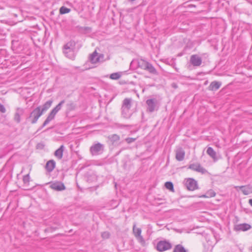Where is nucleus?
Wrapping results in <instances>:
<instances>
[{"mask_svg": "<svg viewBox=\"0 0 252 252\" xmlns=\"http://www.w3.org/2000/svg\"><path fill=\"white\" fill-rule=\"evenodd\" d=\"M104 151V145L100 143H96L93 144L90 149L91 154L96 156L100 154Z\"/></svg>", "mask_w": 252, "mask_h": 252, "instance_id": "6", "label": "nucleus"}, {"mask_svg": "<svg viewBox=\"0 0 252 252\" xmlns=\"http://www.w3.org/2000/svg\"><path fill=\"white\" fill-rule=\"evenodd\" d=\"M30 179V177L29 174H28L23 176V181L25 186H27L29 185Z\"/></svg>", "mask_w": 252, "mask_h": 252, "instance_id": "29", "label": "nucleus"}, {"mask_svg": "<svg viewBox=\"0 0 252 252\" xmlns=\"http://www.w3.org/2000/svg\"><path fill=\"white\" fill-rule=\"evenodd\" d=\"M207 154L210 156L214 160H216L217 159L216 156V152L214 150L212 147L208 148L207 150Z\"/></svg>", "mask_w": 252, "mask_h": 252, "instance_id": "22", "label": "nucleus"}, {"mask_svg": "<svg viewBox=\"0 0 252 252\" xmlns=\"http://www.w3.org/2000/svg\"><path fill=\"white\" fill-rule=\"evenodd\" d=\"M6 112V109L4 106L0 102V112L4 113Z\"/></svg>", "mask_w": 252, "mask_h": 252, "instance_id": "36", "label": "nucleus"}, {"mask_svg": "<svg viewBox=\"0 0 252 252\" xmlns=\"http://www.w3.org/2000/svg\"><path fill=\"white\" fill-rule=\"evenodd\" d=\"M110 236V233L108 231H104L101 233V237L103 239H108Z\"/></svg>", "mask_w": 252, "mask_h": 252, "instance_id": "32", "label": "nucleus"}, {"mask_svg": "<svg viewBox=\"0 0 252 252\" xmlns=\"http://www.w3.org/2000/svg\"><path fill=\"white\" fill-rule=\"evenodd\" d=\"M25 113V109L23 108L18 107L16 109L15 113L14 116V121L17 124L21 122V117Z\"/></svg>", "mask_w": 252, "mask_h": 252, "instance_id": "11", "label": "nucleus"}, {"mask_svg": "<svg viewBox=\"0 0 252 252\" xmlns=\"http://www.w3.org/2000/svg\"><path fill=\"white\" fill-rule=\"evenodd\" d=\"M164 186L167 189L171 191H174V185L171 182H165Z\"/></svg>", "mask_w": 252, "mask_h": 252, "instance_id": "28", "label": "nucleus"}, {"mask_svg": "<svg viewBox=\"0 0 252 252\" xmlns=\"http://www.w3.org/2000/svg\"><path fill=\"white\" fill-rule=\"evenodd\" d=\"M41 115L42 114V112L40 111V106H38L31 112L27 120H29L32 124H34L37 122Z\"/></svg>", "mask_w": 252, "mask_h": 252, "instance_id": "5", "label": "nucleus"}, {"mask_svg": "<svg viewBox=\"0 0 252 252\" xmlns=\"http://www.w3.org/2000/svg\"><path fill=\"white\" fill-rule=\"evenodd\" d=\"M92 31L91 29L89 27L86 28H81L80 27V32H85L86 33H89Z\"/></svg>", "mask_w": 252, "mask_h": 252, "instance_id": "33", "label": "nucleus"}, {"mask_svg": "<svg viewBox=\"0 0 252 252\" xmlns=\"http://www.w3.org/2000/svg\"><path fill=\"white\" fill-rule=\"evenodd\" d=\"M141 229L136 227V224L134 223L133 226V232L135 237L141 234Z\"/></svg>", "mask_w": 252, "mask_h": 252, "instance_id": "25", "label": "nucleus"}, {"mask_svg": "<svg viewBox=\"0 0 252 252\" xmlns=\"http://www.w3.org/2000/svg\"><path fill=\"white\" fill-rule=\"evenodd\" d=\"M85 178L88 182H94L97 180V176L96 174L93 171H91L87 173Z\"/></svg>", "mask_w": 252, "mask_h": 252, "instance_id": "13", "label": "nucleus"}, {"mask_svg": "<svg viewBox=\"0 0 252 252\" xmlns=\"http://www.w3.org/2000/svg\"><path fill=\"white\" fill-rule=\"evenodd\" d=\"M74 46V43L69 42L66 43L63 47V53L66 57L71 60H74L75 57L73 50Z\"/></svg>", "mask_w": 252, "mask_h": 252, "instance_id": "4", "label": "nucleus"}, {"mask_svg": "<svg viewBox=\"0 0 252 252\" xmlns=\"http://www.w3.org/2000/svg\"><path fill=\"white\" fill-rule=\"evenodd\" d=\"M55 166L56 162L54 160L51 159L47 162L45 169L48 172L50 173L55 169Z\"/></svg>", "mask_w": 252, "mask_h": 252, "instance_id": "18", "label": "nucleus"}, {"mask_svg": "<svg viewBox=\"0 0 252 252\" xmlns=\"http://www.w3.org/2000/svg\"><path fill=\"white\" fill-rule=\"evenodd\" d=\"M221 85V83L214 81L212 82L208 87V90L212 91L218 90Z\"/></svg>", "mask_w": 252, "mask_h": 252, "instance_id": "16", "label": "nucleus"}, {"mask_svg": "<svg viewBox=\"0 0 252 252\" xmlns=\"http://www.w3.org/2000/svg\"><path fill=\"white\" fill-rule=\"evenodd\" d=\"M132 99L129 98H125L123 101V105L122 107L130 109L131 107Z\"/></svg>", "mask_w": 252, "mask_h": 252, "instance_id": "21", "label": "nucleus"}, {"mask_svg": "<svg viewBox=\"0 0 252 252\" xmlns=\"http://www.w3.org/2000/svg\"><path fill=\"white\" fill-rule=\"evenodd\" d=\"M146 103L147 105L148 111L153 112L156 110V107L158 104V101L156 98H152L147 99Z\"/></svg>", "mask_w": 252, "mask_h": 252, "instance_id": "9", "label": "nucleus"}, {"mask_svg": "<svg viewBox=\"0 0 252 252\" xmlns=\"http://www.w3.org/2000/svg\"><path fill=\"white\" fill-rule=\"evenodd\" d=\"M70 9L64 6H62L60 9V13L61 14L68 13L70 12Z\"/></svg>", "mask_w": 252, "mask_h": 252, "instance_id": "31", "label": "nucleus"}, {"mask_svg": "<svg viewBox=\"0 0 252 252\" xmlns=\"http://www.w3.org/2000/svg\"><path fill=\"white\" fill-rule=\"evenodd\" d=\"M249 203L250 204V205L252 207V199H249Z\"/></svg>", "mask_w": 252, "mask_h": 252, "instance_id": "39", "label": "nucleus"}, {"mask_svg": "<svg viewBox=\"0 0 252 252\" xmlns=\"http://www.w3.org/2000/svg\"><path fill=\"white\" fill-rule=\"evenodd\" d=\"M100 56L101 55H99L96 51L94 52L91 55H90L89 61L86 62V63L84 65V67L82 70H85L93 68L94 66L93 65H90V63L93 64L99 63L100 62Z\"/></svg>", "mask_w": 252, "mask_h": 252, "instance_id": "3", "label": "nucleus"}, {"mask_svg": "<svg viewBox=\"0 0 252 252\" xmlns=\"http://www.w3.org/2000/svg\"><path fill=\"white\" fill-rule=\"evenodd\" d=\"M122 115L126 119H128L131 116L129 110L130 109L122 107Z\"/></svg>", "mask_w": 252, "mask_h": 252, "instance_id": "24", "label": "nucleus"}, {"mask_svg": "<svg viewBox=\"0 0 252 252\" xmlns=\"http://www.w3.org/2000/svg\"><path fill=\"white\" fill-rule=\"evenodd\" d=\"M136 140V138L128 137L125 139V140L128 143L130 144L133 142H134Z\"/></svg>", "mask_w": 252, "mask_h": 252, "instance_id": "34", "label": "nucleus"}, {"mask_svg": "<svg viewBox=\"0 0 252 252\" xmlns=\"http://www.w3.org/2000/svg\"><path fill=\"white\" fill-rule=\"evenodd\" d=\"M52 103V100H49L43 105L42 108L40 106V111L42 112V114L51 107Z\"/></svg>", "mask_w": 252, "mask_h": 252, "instance_id": "19", "label": "nucleus"}, {"mask_svg": "<svg viewBox=\"0 0 252 252\" xmlns=\"http://www.w3.org/2000/svg\"><path fill=\"white\" fill-rule=\"evenodd\" d=\"M184 184L189 190L193 191L198 188L197 182L193 178L186 179Z\"/></svg>", "mask_w": 252, "mask_h": 252, "instance_id": "7", "label": "nucleus"}, {"mask_svg": "<svg viewBox=\"0 0 252 252\" xmlns=\"http://www.w3.org/2000/svg\"><path fill=\"white\" fill-rule=\"evenodd\" d=\"M64 100H62L55 107H54L49 114L47 118L44 122L41 128L48 125L52 120H53L57 113L61 109L64 103Z\"/></svg>", "mask_w": 252, "mask_h": 252, "instance_id": "2", "label": "nucleus"}, {"mask_svg": "<svg viewBox=\"0 0 252 252\" xmlns=\"http://www.w3.org/2000/svg\"><path fill=\"white\" fill-rule=\"evenodd\" d=\"M185 152L182 148L178 149L176 151V159L178 161H182L185 158Z\"/></svg>", "mask_w": 252, "mask_h": 252, "instance_id": "17", "label": "nucleus"}, {"mask_svg": "<svg viewBox=\"0 0 252 252\" xmlns=\"http://www.w3.org/2000/svg\"><path fill=\"white\" fill-rule=\"evenodd\" d=\"M63 145H61L55 152V156L59 159H62L63 158Z\"/></svg>", "mask_w": 252, "mask_h": 252, "instance_id": "20", "label": "nucleus"}, {"mask_svg": "<svg viewBox=\"0 0 252 252\" xmlns=\"http://www.w3.org/2000/svg\"><path fill=\"white\" fill-rule=\"evenodd\" d=\"M50 187L52 189L58 191L63 190L65 189V186L64 184L60 182H57L52 183Z\"/></svg>", "mask_w": 252, "mask_h": 252, "instance_id": "14", "label": "nucleus"}, {"mask_svg": "<svg viewBox=\"0 0 252 252\" xmlns=\"http://www.w3.org/2000/svg\"><path fill=\"white\" fill-rule=\"evenodd\" d=\"M189 168L202 174L207 172V170L199 163L191 164L189 165Z\"/></svg>", "mask_w": 252, "mask_h": 252, "instance_id": "12", "label": "nucleus"}, {"mask_svg": "<svg viewBox=\"0 0 252 252\" xmlns=\"http://www.w3.org/2000/svg\"><path fill=\"white\" fill-rule=\"evenodd\" d=\"M121 75L119 72L113 73L110 75V78L112 80H118L121 77Z\"/></svg>", "mask_w": 252, "mask_h": 252, "instance_id": "30", "label": "nucleus"}, {"mask_svg": "<svg viewBox=\"0 0 252 252\" xmlns=\"http://www.w3.org/2000/svg\"><path fill=\"white\" fill-rule=\"evenodd\" d=\"M172 248L171 244L166 240L160 241L157 245V249L159 252H164Z\"/></svg>", "mask_w": 252, "mask_h": 252, "instance_id": "8", "label": "nucleus"}, {"mask_svg": "<svg viewBox=\"0 0 252 252\" xmlns=\"http://www.w3.org/2000/svg\"><path fill=\"white\" fill-rule=\"evenodd\" d=\"M134 64H136L137 66L141 69L146 70L151 73L157 74V71L154 66L150 63L145 61L143 59L133 60L130 65H132Z\"/></svg>", "mask_w": 252, "mask_h": 252, "instance_id": "1", "label": "nucleus"}, {"mask_svg": "<svg viewBox=\"0 0 252 252\" xmlns=\"http://www.w3.org/2000/svg\"><path fill=\"white\" fill-rule=\"evenodd\" d=\"M67 106L68 107H69L72 109L75 108V105L73 103H70L67 104Z\"/></svg>", "mask_w": 252, "mask_h": 252, "instance_id": "37", "label": "nucleus"}, {"mask_svg": "<svg viewBox=\"0 0 252 252\" xmlns=\"http://www.w3.org/2000/svg\"><path fill=\"white\" fill-rule=\"evenodd\" d=\"M190 63L194 66H199L202 63V58L198 55H192L190 57Z\"/></svg>", "mask_w": 252, "mask_h": 252, "instance_id": "10", "label": "nucleus"}, {"mask_svg": "<svg viewBox=\"0 0 252 252\" xmlns=\"http://www.w3.org/2000/svg\"><path fill=\"white\" fill-rule=\"evenodd\" d=\"M173 252H187V251L182 245L179 244L175 247Z\"/></svg>", "mask_w": 252, "mask_h": 252, "instance_id": "26", "label": "nucleus"}, {"mask_svg": "<svg viewBox=\"0 0 252 252\" xmlns=\"http://www.w3.org/2000/svg\"><path fill=\"white\" fill-rule=\"evenodd\" d=\"M251 228V226L248 223H242L235 226L234 229L236 231H247Z\"/></svg>", "mask_w": 252, "mask_h": 252, "instance_id": "15", "label": "nucleus"}, {"mask_svg": "<svg viewBox=\"0 0 252 252\" xmlns=\"http://www.w3.org/2000/svg\"><path fill=\"white\" fill-rule=\"evenodd\" d=\"M137 240L141 244H144L145 243V240L143 237V236L141 235V234L137 237H136Z\"/></svg>", "mask_w": 252, "mask_h": 252, "instance_id": "35", "label": "nucleus"}, {"mask_svg": "<svg viewBox=\"0 0 252 252\" xmlns=\"http://www.w3.org/2000/svg\"><path fill=\"white\" fill-rule=\"evenodd\" d=\"M210 191L211 192V196H215L216 195V193H215V192H214L212 190H211Z\"/></svg>", "mask_w": 252, "mask_h": 252, "instance_id": "38", "label": "nucleus"}, {"mask_svg": "<svg viewBox=\"0 0 252 252\" xmlns=\"http://www.w3.org/2000/svg\"><path fill=\"white\" fill-rule=\"evenodd\" d=\"M76 185H77V186H79V185H78L77 183H76Z\"/></svg>", "mask_w": 252, "mask_h": 252, "instance_id": "41", "label": "nucleus"}, {"mask_svg": "<svg viewBox=\"0 0 252 252\" xmlns=\"http://www.w3.org/2000/svg\"><path fill=\"white\" fill-rule=\"evenodd\" d=\"M235 188L236 189L239 188V189H241L242 192L245 195H248L251 192L250 188H249L248 187L244 186H236V187H235Z\"/></svg>", "mask_w": 252, "mask_h": 252, "instance_id": "23", "label": "nucleus"}, {"mask_svg": "<svg viewBox=\"0 0 252 252\" xmlns=\"http://www.w3.org/2000/svg\"><path fill=\"white\" fill-rule=\"evenodd\" d=\"M121 126H124H124H126V125H121Z\"/></svg>", "mask_w": 252, "mask_h": 252, "instance_id": "40", "label": "nucleus"}, {"mask_svg": "<svg viewBox=\"0 0 252 252\" xmlns=\"http://www.w3.org/2000/svg\"><path fill=\"white\" fill-rule=\"evenodd\" d=\"M109 138L111 142L114 143L120 140V137L118 135L115 134L109 136Z\"/></svg>", "mask_w": 252, "mask_h": 252, "instance_id": "27", "label": "nucleus"}]
</instances>
